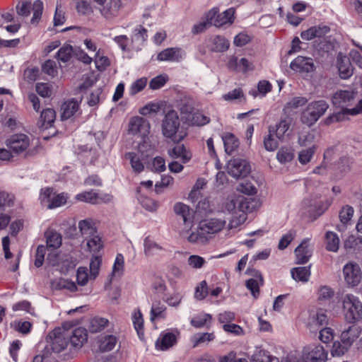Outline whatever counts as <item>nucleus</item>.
<instances>
[{"label": "nucleus", "mask_w": 362, "mask_h": 362, "mask_svg": "<svg viewBox=\"0 0 362 362\" xmlns=\"http://www.w3.org/2000/svg\"><path fill=\"white\" fill-rule=\"evenodd\" d=\"M224 221L218 218L204 219L199 221L196 231L192 232L187 238L189 243L206 244L212 235L223 228Z\"/></svg>", "instance_id": "1"}, {"label": "nucleus", "mask_w": 362, "mask_h": 362, "mask_svg": "<svg viewBox=\"0 0 362 362\" xmlns=\"http://www.w3.org/2000/svg\"><path fill=\"white\" fill-rule=\"evenodd\" d=\"M180 119L175 110H169L164 115L161 122V133L166 139L179 144L186 136V133L180 132Z\"/></svg>", "instance_id": "2"}, {"label": "nucleus", "mask_w": 362, "mask_h": 362, "mask_svg": "<svg viewBox=\"0 0 362 362\" xmlns=\"http://www.w3.org/2000/svg\"><path fill=\"white\" fill-rule=\"evenodd\" d=\"M344 319L349 324H356L362 320V302L358 297L347 293L342 300Z\"/></svg>", "instance_id": "3"}, {"label": "nucleus", "mask_w": 362, "mask_h": 362, "mask_svg": "<svg viewBox=\"0 0 362 362\" xmlns=\"http://www.w3.org/2000/svg\"><path fill=\"white\" fill-rule=\"evenodd\" d=\"M329 105L325 100H314L309 103L302 112L300 120L308 127H312L325 113Z\"/></svg>", "instance_id": "4"}, {"label": "nucleus", "mask_w": 362, "mask_h": 362, "mask_svg": "<svg viewBox=\"0 0 362 362\" xmlns=\"http://www.w3.org/2000/svg\"><path fill=\"white\" fill-rule=\"evenodd\" d=\"M258 206V202L255 199L238 196L237 198L231 199L228 202L226 209L233 214H237V211L246 214L253 212Z\"/></svg>", "instance_id": "5"}, {"label": "nucleus", "mask_w": 362, "mask_h": 362, "mask_svg": "<svg viewBox=\"0 0 362 362\" xmlns=\"http://www.w3.org/2000/svg\"><path fill=\"white\" fill-rule=\"evenodd\" d=\"M333 203V198H327L325 200L316 199H305L304 204L309 207L306 216L311 222L316 221L329 208Z\"/></svg>", "instance_id": "6"}, {"label": "nucleus", "mask_w": 362, "mask_h": 362, "mask_svg": "<svg viewBox=\"0 0 362 362\" xmlns=\"http://www.w3.org/2000/svg\"><path fill=\"white\" fill-rule=\"evenodd\" d=\"M235 11L233 8H230L219 13L218 7H213L207 12V21L210 25L216 28H220L227 23L232 24L234 22Z\"/></svg>", "instance_id": "7"}, {"label": "nucleus", "mask_w": 362, "mask_h": 362, "mask_svg": "<svg viewBox=\"0 0 362 362\" xmlns=\"http://www.w3.org/2000/svg\"><path fill=\"white\" fill-rule=\"evenodd\" d=\"M250 172V164L245 159L233 158L228 163V173L237 180L246 177Z\"/></svg>", "instance_id": "8"}, {"label": "nucleus", "mask_w": 362, "mask_h": 362, "mask_svg": "<svg viewBox=\"0 0 362 362\" xmlns=\"http://www.w3.org/2000/svg\"><path fill=\"white\" fill-rule=\"evenodd\" d=\"M49 342L50 343L49 345L45 346L42 351V354L36 355L33 358V362H49V357L52 352L59 354L68 345L66 339L50 340Z\"/></svg>", "instance_id": "9"}, {"label": "nucleus", "mask_w": 362, "mask_h": 362, "mask_svg": "<svg viewBox=\"0 0 362 362\" xmlns=\"http://www.w3.org/2000/svg\"><path fill=\"white\" fill-rule=\"evenodd\" d=\"M151 125L149 122L141 117H132L129 122L128 132L132 135H138L145 141V139L148 137L150 133Z\"/></svg>", "instance_id": "10"}, {"label": "nucleus", "mask_w": 362, "mask_h": 362, "mask_svg": "<svg viewBox=\"0 0 362 362\" xmlns=\"http://www.w3.org/2000/svg\"><path fill=\"white\" fill-rule=\"evenodd\" d=\"M180 332L177 329L174 331L172 329H165L162 331L155 343V348L158 351H165L175 346L177 342V336Z\"/></svg>", "instance_id": "11"}, {"label": "nucleus", "mask_w": 362, "mask_h": 362, "mask_svg": "<svg viewBox=\"0 0 362 362\" xmlns=\"http://www.w3.org/2000/svg\"><path fill=\"white\" fill-rule=\"evenodd\" d=\"M343 274L346 283L351 287L358 286L362 279L361 267L354 262H349L344 266Z\"/></svg>", "instance_id": "12"}, {"label": "nucleus", "mask_w": 362, "mask_h": 362, "mask_svg": "<svg viewBox=\"0 0 362 362\" xmlns=\"http://www.w3.org/2000/svg\"><path fill=\"white\" fill-rule=\"evenodd\" d=\"M6 144L13 152L19 154L27 149L30 139L25 134H14L6 139Z\"/></svg>", "instance_id": "13"}, {"label": "nucleus", "mask_w": 362, "mask_h": 362, "mask_svg": "<svg viewBox=\"0 0 362 362\" xmlns=\"http://www.w3.org/2000/svg\"><path fill=\"white\" fill-rule=\"evenodd\" d=\"M290 68L294 71L310 73L315 70V65L312 58L298 56L290 63Z\"/></svg>", "instance_id": "14"}, {"label": "nucleus", "mask_w": 362, "mask_h": 362, "mask_svg": "<svg viewBox=\"0 0 362 362\" xmlns=\"http://www.w3.org/2000/svg\"><path fill=\"white\" fill-rule=\"evenodd\" d=\"M354 159L347 156H341L334 163L333 170L335 177L341 179L344 177L351 169Z\"/></svg>", "instance_id": "15"}, {"label": "nucleus", "mask_w": 362, "mask_h": 362, "mask_svg": "<svg viewBox=\"0 0 362 362\" xmlns=\"http://www.w3.org/2000/svg\"><path fill=\"white\" fill-rule=\"evenodd\" d=\"M337 66L339 76L342 79L350 78L354 74V67L350 62L349 57L339 52L337 57Z\"/></svg>", "instance_id": "16"}, {"label": "nucleus", "mask_w": 362, "mask_h": 362, "mask_svg": "<svg viewBox=\"0 0 362 362\" xmlns=\"http://www.w3.org/2000/svg\"><path fill=\"white\" fill-rule=\"evenodd\" d=\"M227 67L230 71L238 72L242 71L247 73L249 71L254 69V66L245 57L241 58L238 60V57L232 56L227 63Z\"/></svg>", "instance_id": "17"}, {"label": "nucleus", "mask_w": 362, "mask_h": 362, "mask_svg": "<svg viewBox=\"0 0 362 362\" xmlns=\"http://www.w3.org/2000/svg\"><path fill=\"white\" fill-rule=\"evenodd\" d=\"M292 118L290 116L281 117L279 122L275 125H269L268 129H273V132L275 134L276 139L279 141H284L286 132L290 129L291 124Z\"/></svg>", "instance_id": "18"}, {"label": "nucleus", "mask_w": 362, "mask_h": 362, "mask_svg": "<svg viewBox=\"0 0 362 362\" xmlns=\"http://www.w3.org/2000/svg\"><path fill=\"white\" fill-rule=\"evenodd\" d=\"M356 95V92L349 90H339L332 96V104L336 107H342L352 101Z\"/></svg>", "instance_id": "19"}, {"label": "nucleus", "mask_w": 362, "mask_h": 362, "mask_svg": "<svg viewBox=\"0 0 362 362\" xmlns=\"http://www.w3.org/2000/svg\"><path fill=\"white\" fill-rule=\"evenodd\" d=\"M168 155L173 158H181L182 163H188L192 158V153L185 144L177 145L168 150Z\"/></svg>", "instance_id": "20"}, {"label": "nucleus", "mask_w": 362, "mask_h": 362, "mask_svg": "<svg viewBox=\"0 0 362 362\" xmlns=\"http://www.w3.org/2000/svg\"><path fill=\"white\" fill-rule=\"evenodd\" d=\"M88 340V332L84 327H76L71 332L69 341L72 346L81 348Z\"/></svg>", "instance_id": "21"}, {"label": "nucleus", "mask_w": 362, "mask_h": 362, "mask_svg": "<svg viewBox=\"0 0 362 362\" xmlns=\"http://www.w3.org/2000/svg\"><path fill=\"white\" fill-rule=\"evenodd\" d=\"M79 109V103L75 98H71L64 102L61 107L62 120L70 119Z\"/></svg>", "instance_id": "22"}, {"label": "nucleus", "mask_w": 362, "mask_h": 362, "mask_svg": "<svg viewBox=\"0 0 362 362\" xmlns=\"http://www.w3.org/2000/svg\"><path fill=\"white\" fill-rule=\"evenodd\" d=\"M118 339L113 334H101L98 337V349L101 352L112 351L117 343Z\"/></svg>", "instance_id": "23"}, {"label": "nucleus", "mask_w": 362, "mask_h": 362, "mask_svg": "<svg viewBox=\"0 0 362 362\" xmlns=\"http://www.w3.org/2000/svg\"><path fill=\"white\" fill-rule=\"evenodd\" d=\"M221 137L226 153L231 155L239 147V139L231 132H226Z\"/></svg>", "instance_id": "24"}, {"label": "nucleus", "mask_w": 362, "mask_h": 362, "mask_svg": "<svg viewBox=\"0 0 362 362\" xmlns=\"http://www.w3.org/2000/svg\"><path fill=\"white\" fill-rule=\"evenodd\" d=\"M308 101L307 98L304 96L293 97L284 105L283 112L286 116H291L294 113L293 110L304 106Z\"/></svg>", "instance_id": "25"}, {"label": "nucleus", "mask_w": 362, "mask_h": 362, "mask_svg": "<svg viewBox=\"0 0 362 362\" xmlns=\"http://www.w3.org/2000/svg\"><path fill=\"white\" fill-rule=\"evenodd\" d=\"M360 333L361 330L358 327L354 325L349 326L341 333L340 340L343 344L351 346L359 337Z\"/></svg>", "instance_id": "26"}, {"label": "nucleus", "mask_w": 362, "mask_h": 362, "mask_svg": "<svg viewBox=\"0 0 362 362\" xmlns=\"http://www.w3.org/2000/svg\"><path fill=\"white\" fill-rule=\"evenodd\" d=\"M296 264H306L310 257L311 254L308 249V245L303 241L294 250Z\"/></svg>", "instance_id": "27"}, {"label": "nucleus", "mask_w": 362, "mask_h": 362, "mask_svg": "<svg viewBox=\"0 0 362 362\" xmlns=\"http://www.w3.org/2000/svg\"><path fill=\"white\" fill-rule=\"evenodd\" d=\"M122 5V0H110L109 3L104 5L103 8L100 9V12L105 18H110L117 16Z\"/></svg>", "instance_id": "28"}, {"label": "nucleus", "mask_w": 362, "mask_h": 362, "mask_svg": "<svg viewBox=\"0 0 362 362\" xmlns=\"http://www.w3.org/2000/svg\"><path fill=\"white\" fill-rule=\"evenodd\" d=\"M181 49L179 47H168L158 53L157 59L160 62L178 61L181 58Z\"/></svg>", "instance_id": "29"}, {"label": "nucleus", "mask_w": 362, "mask_h": 362, "mask_svg": "<svg viewBox=\"0 0 362 362\" xmlns=\"http://www.w3.org/2000/svg\"><path fill=\"white\" fill-rule=\"evenodd\" d=\"M136 192L139 194L137 199L144 209L149 212H154L157 210L159 206L158 202L147 196L141 194V188L139 187H136Z\"/></svg>", "instance_id": "30"}, {"label": "nucleus", "mask_w": 362, "mask_h": 362, "mask_svg": "<svg viewBox=\"0 0 362 362\" xmlns=\"http://www.w3.org/2000/svg\"><path fill=\"white\" fill-rule=\"evenodd\" d=\"M291 274V277L296 281L308 282L311 274L310 266L292 268Z\"/></svg>", "instance_id": "31"}, {"label": "nucleus", "mask_w": 362, "mask_h": 362, "mask_svg": "<svg viewBox=\"0 0 362 362\" xmlns=\"http://www.w3.org/2000/svg\"><path fill=\"white\" fill-rule=\"evenodd\" d=\"M354 213V208L350 205H345L341 207L339 216L342 226H337L338 230L341 231L346 228V225L351 220Z\"/></svg>", "instance_id": "32"}, {"label": "nucleus", "mask_w": 362, "mask_h": 362, "mask_svg": "<svg viewBox=\"0 0 362 362\" xmlns=\"http://www.w3.org/2000/svg\"><path fill=\"white\" fill-rule=\"evenodd\" d=\"M132 322L139 338L141 340L144 339V320L143 315L139 309L134 310L132 315Z\"/></svg>", "instance_id": "33"}, {"label": "nucleus", "mask_w": 362, "mask_h": 362, "mask_svg": "<svg viewBox=\"0 0 362 362\" xmlns=\"http://www.w3.org/2000/svg\"><path fill=\"white\" fill-rule=\"evenodd\" d=\"M190 210L189 206L182 202H176L173 206L175 214L182 218L185 224L192 222Z\"/></svg>", "instance_id": "34"}, {"label": "nucleus", "mask_w": 362, "mask_h": 362, "mask_svg": "<svg viewBox=\"0 0 362 362\" xmlns=\"http://www.w3.org/2000/svg\"><path fill=\"white\" fill-rule=\"evenodd\" d=\"M56 119V112L52 108L44 109L40 117V122L41 126L45 129L50 128L54 124Z\"/></svg>", "instance_id": "35"}, {"label": "nucleus", "mask_w": 362, "mask_h": 362, "mask_svg": "<svg viewBox=\"0 0 362 362\" xmlns=\"http://www.w3.org/2000/svg\"><path fill=\"white\" fill-rule=\"evenodd\" d=\"M108 324L109 320L107 318L95 316L90 319L88 329L91 333H98L103 330Z\"/></svg>", "instance_id": "36"}, {"label": "nucleus", "mask_w": 362, "mask_h": 362, "mask_svg": "<svg viewBox=\"0 0 362 362\" xmlns=\"http://www.w3.org/2000/svg\"><path fill=\"white\" fill-rule=\"evenodd\" d=\"M326 310L322 308L317 310L316 313L310 315L309 323L317 326L318 328L327 325Z\"/></svg>", "instance_id": "37"}, {"label": "nucleus", "mask_w": 362, "mask_h": 362, "mask_svg": "<svg viewBox=\"0 0 362 362\" xmlns=\"http://www.w3.org/2000/svg\"><path fill=\"white\" fill-rule=\"evenodd\" d=\"M213 47L211 51L214 52H224L227 51L230 46L229 41L220 35H215L212 39Z\"/></svg>", "instance_id": "38"}, {"label": "nucleus", "mask_w": 362, "mask_h": 362, "mask_svg": "<svg viewBox=\"0 0 362 362\" xmlns=\"http://www.w3.org/2000/svg\"><path fill=\"white\" fill-rule=\"evenodd\" d=\"M273 129H268V134L264 136L263 139V146L268 152H274L279 148V139L274 138Z\"/></svg>", "instance_id": "39"}, {"label": "nucleus", "mask_w": 362, "mask_h": 362, "mask_svg": "<svg viewBox=\"0 0 362 362\" xmlns=\"http://www.w3.org/2000/svg\"><path fill=\"white\" fill-rule=\"evenodd\" d=\"M76 199L80 202L88 203L93 205L99 204L98 193L90 189L78 193L75 197Z\"/></svg>", "instance_id": "40"}, {"label": "nucleus", "mask_w": 362, "mask_h": 362, "mask_svg": "<svg viewBox=\"0 0 362 362\" xmlns=\"http://www.w3.org/2000/svg\"><path fill=\"white\" fill-rule=\"evenodd\" d=\"M326 246L327 251L336 252L339 247V238L338 235L333 231H327L325 233Z\"/></svg>", "instance_id": "41"}, {"label": "nucleus", "mask_w": 362, "mask_h": 362, "mask_svg": "<svg viewBox=\"0 0 362 362\" xmlns=\"http://www.w3.org/2000/svg\"><path fill=\"white\" fill-rule=\"evenodd\" d=\"M125 158L129 159L133 171L139 174L144 170V165L139 156L135 152H127L125 153Z\"/></svg>", "instance_id": "42"}, {"label": "nucleus", "mask_w": 362, "mask_h": 362, "mask_svg": "<svg viewBox=\"0 0 362 362\" xmlns=\"http://www.w3.org/2000/svg\"><path fill=\"white\" fill-rule=\"evenodd\" d=\"M349 114L347 112V108H344L341 111L334 112L327 117L325 119L326 125H330L335 122H340L348 120Z\"/></svg>", "instance_id": "43"}, {"label": "nucleus", "mask_w": 362, "mask_h": 362, "mask_svg": "<svg viewBox=\"0 0 362 362\" xmlns=\"http://www.w3.org/2000/svg\"><path fill=\"white\" fill-rule=\"evenodd\" d=\"M328 351L321 344L316 345L311 351V360L313 362H325Z\"/></svg>", "instance_id": "44"}, {"label": "nucleus", "mask_w": 362, "mask_h": 362, "mask_svg": "<svg viewBox=\"0 0 362 362\" xmlns=\"http://www.w3.org/2000/svg\"><path fill=\"white\" fill-rule=\"evenodd\" d=\"M73 46L69 44H64L57 52L56 57L64 63L68 62L74 55Z\"/></svg>", "instance_id": "45"}, {"label": "nucleus", "mask_w": 362, "mask_h": 362, "mask_svg": "<svg viewBox=\"0 0 362 362\" xmlns=\"http://www.w3.org/2000/svg\"><path fill=\"white\" fill-rule=\"evenodd\" d=\"M293 158V151L286 146L281 147L276 153V159L281 164H285L291 161Z\"/></svg>", "instance_id": "46"}, {"label": "nucleus", "mask_w": 362, "mask_h": 362, "mask_svg": "<svg viewBox=\"0 0 362 362\" xmlns=\"http://www.w3.org/2000/svg\"><path fill=\"white\" fill-rule=\"evenodd\" d=\"M253 362H279L277 357L269 354L268 351L261 349L252 356Z\"/></svg>", "instance_id": "47"}, {"label": "nucleus", "mask_w": 362, "mask_h": 362, "mask_svg": "<svg viewBox=\"0 0 362 362\" xmlns=\"http://www.w3.org/2000/svg\"><path fill=\"white\" fill-rule=\"evenodd\" d=\"M11 326L18 332L23 334H28L30 332L33 325L29 321L16 320L11 323Z\"/></svg>", "instance_id": "48"}, {"label": "nucleus", "mask_w": 362, "mask_h": 362, "mask_svg": "<svg viewBox=\"0 0 362 362\" xmlns=\"http://www.w3.org/2000/svg\"><path fill=\"white\" fill-rule=\"evenodd\" d=\"M351 348L348 344H344L341 341H335L333 343L330 350L331 355L333 357H341L344 356Z\"/></svg>", "instance_id": "49"}, {"label": "nucleus", "mask_w": 362, "mask_h": 362, "mask_svg": "<svg viewBox=\"0 0 362 362\" xmlns=\"http://www.w3.org/2000/svg\"><path fill=\"white\" fill-rule=\"evenodd\" d=\"M144 253L146 256L154 255L158 250H162L163 247L156 242L146 237L144 241Z\"/></svg>", "instance_id": "50"}, {"label": "nucleus", "mask_w": 362, "mask_h": 362, "mask_svg": "<svg viewBox=\"0 0 362 362\" xmlns=\"http://www.w3.org/2000/svg\"><path fill=\"white\" fill-rule=\"evenodd\" d=\"M67 198V194L64 192L57 194L54 193L50 200L51 202L48 204L47 209H52L64 205L66 203Z\"/></svg>", "instance_id": "51"}, {"label": "nucleus", "mask_w": 362, "mask_h": 362, "mask_svg": "<svg viewBox=\"0 0 362 362\" xmlns=\"http://www.w3.org/2000/svg\"><path fill=\"white\" fill-rule=\"evenodd\" d=\"M214 339L215 335L214 332L197 333L194 334L192 338L193 347H196L199 344L204 343L205 341H213Z\"/></svg>", "instance_id": "52"}, {"label": "nucleus", "mask_w": 362, "mask_h": 362, "mask_svg": "<svg viewBox=\"0 0 362 362\" xmlns=\"http://www.w3.org/2000/svg\"><path fill=\"white\" fill-rule=\"evenodd\" d=\"M168 81V76L166 74H160L151 79L149 88L152 90H158L163 87Z\"/></svg>", "instance_id": "53"}, {"label": "nucleus", "mask_w": 362, "mask_h": 362, "mask_svg": "<svg viewBox=\"0 0 362 362\" xmlns=\"http://www.w3.org/2000/svg\"><path fill=\"white\" fill-rule=\"evenodd\" d=\"M315 151V146L313 145L306 149L301 150L298 153V160L302 165L308 163L313 158Z\"/></svg>", "instance_id": "54"}, {"label": "nucleus", "mask_w": 362, "mask_h": 362, "mask_svg": "<svg viewBox=\"0 0 362 362\" xmlns=\"http://www.w3.org/2000/svg\"><path fill=\"white\" fill-rule=\"evenodd\" d=\"M317 300L319 302L326 301L334 296V291L328 286H321L317 291Z\"/></svg>", "instance_id": "55"}, {"label": "nucleus", "mask_w": 362, "mask_h": 362, "mask_svg": "<svg viewBox=\"0 0 362 362\" xmlns=\"http://www.w3.org/2000/svg\"><path fill=\"white\" fill-rule=\"evenodd\" d=\"M14 204V196L5 191L0 192V210L4 211L6 206L11 207Z\"/></svg>", "instance_id": "56"}, {"label": "nucleus", "mask_w": 362, "mask_h": 362, "mask_svg": "<svg viewBox=\"0 0 362 362\" xmlns=\"http://www.w3.org/2000/svg\"><path fill=\"white\" fill-rule=\"evenodd\" d=\"M54 192H53V189L52 187H45L40 189L39 199L42 206L48 207V204L52 199Z\"/></svg>", "instance_id": "57"}, {"label": "nucleus", "mask_w": 362, "mask_h": 362, "mask_svg": "<svg viewBox=\"0 0 362 362\" xmlns=\"http://www.w3.org/2000/svg\"><path fill=\"white\" fill-rule=\"evenodd\" d=\"M76 9L78 13L82 16H87L93 13L90 4L86 0H78Z\"/></svg>", "instance_id": "58"}, {"label": "nucleus", "mask_w": 362, "mask_h": 362, "mask_svg": "<svg viewBox=\"0 0 362 362\" xmlns=\"http://www.w3.org/2000/svg\"><path fill=\"white\" fill-rule=\"evenodd\" d=\"M211 319L212 316L211 314L205 313L202 316H195L193 317L190 321V324L192 327L200 329L204 327L206 322Z\"/></svg>", "instance_id": "59"}, {"label": "nucleus", "mask_w": 362, "mask_h": 362, "mask_svg": "<svg viewBox=\"0 0 362 362\" xmlns=\"http://www.w3.org/2000/svg\"><path fill=\"white\" fill-rule=\"evenodd\" d=\"M147 78L141 77L134 81L129 88V94L134 95L141 91L146 86Z\"/></svg>", "instance_id": "60"}, {"label": "nucleus", "mask_w": 362, "mask_h": 362, "mask_svg": "<svg viewBox=\"0 0 362 362\" xmlns=\"http://www.w3.org/2000/svg\"><path fill=\"white\" fill-rule=\"evenodd\" d=\"M47 252V247L43 245H39L37 247L34 265L37 268L42 266L45 260V256Z\"/></svg>", "instance_id": "61"}, {"label": "nucleus", "mask_w": 362, "mask_h": 362, "mask_svg": "<svg viewBox=\"0 0 362 362\" xmlns=\"http://www.w3.org/2000/svg\"><path fill=\"white\" fill-rule=\"evenodd\" d=\"M166 308L165 306L154 305L151 307L150 312V320L153 321L156 319H165L166 317L165 313Z\"/></svg>", "instance_id": "62"}, {"label": "nucleus", "mask_w": 362, "mask_h": 362, "mask_svg": "<svg viewBox=\"0 0 362 362\" xmlns=\"http://www.w3.org/2000/svg\"><path fill=\"white\" fill-rule=\"evenodd\" d=\"M210 121V118L201 112L197 111L192 115V123L194 126L202 127L209 124Z\"/></svg>", "instance_id": "63"}, {"label": "nucleus", "mask_w": 362, "mask_h": 362, "mask_svg": "<svg viewBox=\"0 0 362 362\" xmlns=\"http://www.w3.org/2000/svg\"><path fill=\"white\" fill-rule=\"evenodd\" d=\"M223 329L233 336H243L245 334L243 328L239 325L234 323L224 324L223 325Z\"/></svg>", "instance_id": "64"}]
</instances>
